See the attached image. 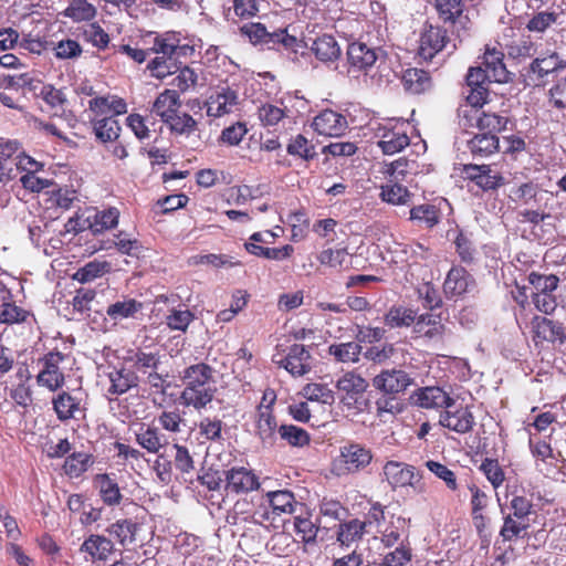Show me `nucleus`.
I'll use <instances>...</instances> for the list:
<instances>
[{
	"instance_id": "obj_1",
	"label": "nucleus",
	"mask_w": 566,
	"mask_h": 566,
	"mask_svg": "<svg viewBox=\"0 0 566 566\" xmlns=\"http://www.w3.org/2000/svg\"><path fill=\"white\" fill-rule=\"evenodd\" d=\"M181 380L185 385L180 395L184 406L200 410L212 401L217 389L213 369L209 365L199 363L187 367L182 373Z\"/></svg>"
},
{
	"instance_id": "obj_2",
	"label": "nucleus",
	"mask_w": 566,
	"mask_h": 566,
	"mask_svg": "<svg viewBox=\"0 0 566 566\" xmlns=\"http://www.w3.org/2000/svg\"><path fill=\"white\" fill-rule=\"evenodd\" d=\"M373 452L365 446L348 441L339 447L334 468L340 474H355L365 470L373 461Z\"/></svg>"
},
{
	"instance_id": "obj_3",
	"label": "nucleus",
	"mask_w": 566,
	"mask_h": 566,
	"mask_svg": "<svg viewBox=\"0 0 566 566\" xmlns=\"http://www.w3.org/2000/svg\"><path fill=\"white\" fill-rule=\"evenodd\" d=\"M241 32L245 34L253 43L280 44L286 51L298 53L300 49L307 46L303 44L296 36L287 33L286 29H279L274 32H268L266 28L261 23L245 24L241 28Z\"/></svg>"
},
{
	"instance_id": "obj_4",
	"label": "nucleus",
	"mask_w": 566,
	"mask_h": 566,
	"mask_svg": "<svg viewBox=\"0 0 566 566\" xmlns=\"http://www.w3.org/2000/svg\"><path fill=\"white\" fill-rule=\"evenodd\" d=\"M384 57V51L380 48L370 46L364 42H352L347 46V73L357 77L360 73L367 74Z\"/></svg>"
},
{
	"instance_id": "obj_5",
	"label": "nucleus",
	"mask_w": 566,
	"mask_h": 566,
	"mask_svg": "<svg viewBox=\"0 0 566 566\" xmlns=\"http://www.w3.org/2000/svg\"><path fill=\"white\" fill-rule=\"evenodd\" d=\"M415 377L403 369H385L373 379V386L386 395H398L415 386Z\"/></svg>"
},
{
	"instance_id": "obj_6",
	"label": "nucleus",
	"mask_w": 566,
	"mask_h": 566,
	"mask_svg": "<svg viewBox=\"0 0 566 566\" xmlns=\"http://www.w3.org/2000/svg\"><path fill=\"white\" fill-rule=\"evenodd\" d=\"M312 356L302 344H294L290 347L286 356L279 354L273 356V363L286 369L292 376L301 377L310 373Z\"/></svg>"
},
{
	"instance_id": "obj_7",
	"label": "nucleus",
	"mask_w": 566,
	"mask_h": 566,
	"mask_svg": "<svg viewBox=\"0 0 566 566\" xmlns=\"http://www.w3.org/2000/svg\"><path fill=\"white\" fill-rule=\"evenodd\" d=\"M566 72L563 64V60L556 53L547 55L545 57L535 59L526 70V73L522 74L524 83L527 86H538L545 76L552 73Z\"/></svg>"
},
{
	"instance_id": "obj_8",
	"label": "nucleus",
	"mask_w": 566,
	"mask_h": 566,
	"mask_svg": "<svg viewBox=\"0 0 566 566\" xmlns=\"http://www.w3.org/2000/svg\"><path fill=\"white\" fill-rule=\"evenodd\" d=\"M462 174L464 179L472 181L483 191L495 190L504 184L503 176L490 165H464Z\"/></svg>"
},
{
	"instance_id": "obj_9",
	"label": "nucleus",
	"mask_w": 566,
	"mask_h": 566,
	"mask_svg": "<svg viewBox=\"0 0 566 566\" xmlns=\"http://www.w3.org/2000/svg\"><path fill=\"white\" fill-rule=\"evenodd\" d=\"M410 400L415 406L424 409H448L455 406V401L440 387L430 386L416 390Z\"/></svg>"
},
{
	"instance_id": "obj_10",
	"label": "nucleus",
	"mask_w": 566,
	"mask_h": 566,
	"mask_svg": "<svg viewBox=\"0 0 566 566\" xmlns=\"http://www.w3.org/2000/svg\"><path fill=\"white\" fill-rule=\"evenodd\" d=\"M439 424L459 434L470 432L474 424V416L468 407H458L455 409H444L439 415Z\"/></svg>"
},
{
	"instance_id": "obj_11",
	"label": "nucleus",
	"mask_w": 566,
	"mask_h": 566,
	"mask_svg": "<svg viewBox=\"0 0 566 566\" xmlns=\"http://www.w3.org/2000/svg\"><path fill=\"white\" fill-rule=\"evenodd\" d=\"M64 356L60 352H51L43 358V369L38 375V382L55 391L64 384V375L60 370V364Z\"/></svg>"
},
{
	"instance_id": "obj_12",
	"label": "nucleus",
	"mask_w": 566,
	"mask_h": 566,
	"mask_svg": "<svg viewBox=\"0 0 566 566\" xmlns=\"http://www.w3.org/2000/svg\"><path fill=\"white\" fill-rule=\"evenodd\" d=\"M312 126L318 135L339 137L346 132L348 123L344 115L325 109L314 117Z\"/></svg>"
},
{
	"instance_id": "obj_13",
	"label": "nucleus",
	"mask_w": 566,
	"mask_h": 566,
	"mask_svg": "<svg viewBox=\"0 0 566 566\" xmlns=\"http://www.w3.org/2000/svg\"><path fill=\"white\" fill-rule=\"evenodd\" d=\"M447 40L448 36L444 29L431 24L427 25L420 36V57L426 61L432 60L446 46Z\"/></svg>"
},
{
	"instance_id": "obj_14",
	"label": "nucleus",
	"mask_w": 566,
	"mask_h": 566,
	"mask_svg": "<svg viewBox=\"0 0 566 566\" xmlns=\"http://www.w3.org/2000/svg\"><path fill=\"white\" fill-rule=\"evenodd\" d=\"M226 488L234 493H248L260 488L259 478L244 467H234L224 472Z\"/></svg>"
},
{
	"instance_id": "obj_15",
	"label": "nucleus",
	"mask_w": 566,
	"mask_h": 566,
	"mask_svg": "<svg viewBox=\"0 0 566 566\" xmlns=\"http://www.w3.org/2000/svg\"><path fill=\"white\" fill-rule=\"evenodd\" d=\"M475 287L473 276L462 266H453L447 274L443 290L447 296L457 297Z\"/></svg>"
},
{
	"instance_id": "obj_16",
	"label": "nucleus",
	"mask_w": 566,
	"mask_h": 566,
	"mask_svg": "<svg viewBox=\"0 0 566 566\" xmlns=\"http://www.w3.org/2000/svg\"><path fill=\"white\" fill-rule=\"evenodd\" d=\"M382 474L392 489L412 486L417 476L413 465L398 461H387L382 468Z\"/></svg>"
},
{
	"instance_id": "obj_17",
	"label": "nucleus",
	"mask_w": 566,
	"mask_h": 566,
	"mask_svg": "<svg viewBox=\"0 0 566 566\" xmlns=\"http://www.w3.org/2000/svg\"><path fill=\"white\" fill-rule=\"evenodd\" d=\"M238 103V94L230 87L218 88L206 102L208 116L220 117L232 111Z\"/></svg>"
},
{
	"instance_id": "obj_18",
	"label": "nucleus",
	"mask_w": 566,
	"mask_h": 566,
	"mask_svg": "<svg viewBox=\"0 0 566 566\" xmlns=\"http://www.w3.org/2000/svg\"><path fill=\"white\" fill-rule=\"evenodd\" d=\"M107 378L111 382L108 394L120 396L126 394L129 389L137 387L139 378L135 370H130L124 366L114 367L108 374Z\"/></svg>"
},
{
	"instance_id": "obj_19",
	"label": "nucleus",
	"mask_w": 566,
	"mask_h": 566,
	"mask_svg": "<svg viewBox=\"0 0 566 566\" xmlns=\"http://www.w3.org/2000/svg\"><path fill=\"white\" fill-rule=\"evenodd\" d=\"M504 54L495 48H486L483 55V69L489 73L490 81L506 83L510 80V72L503 63Z\"/></svg>"
},
{
	"instance_id": "obj_20",
	"label": "nucleus",
	"mask_w": 566,
	"mask_h": 566,
	"mask_svg": "<svg viewBox=\"0 0 566 566\" xmlns=\"http://www.w3.org/2000/svg\"><path fill=\"white\" fill-rule=\"evenodd\" d=\"M413 332L430 340H441L444 325L441 324L439 315L421 314L413 325Z\"/></svg>"
},
{
	"instance_id": "obj_21",
	"label": "nucleus",
	"mask_w": 566,
	"mask_h": 566,
	"mask_svg": "<svg viewBox=\"0 0 566 566\" xmlns=\"http://www.w3.org/2000/svg\"><path fill=\"white\" fill-rule=\"evenodd\" d=\"M402 84L411 94H422L432 88L430 74L421 69H408L402 74Z\"/></svg>"
},
{
	"instance_id": "obj_22",
	"label": "nucleus",
	"mask_w": 566,
	"mask_h": 566,
	"mask_svg": "<svg viewBox=\"0 0 566 566\" xmlns=\"http://www.w3.org/2000/svg\"><path fill=\"white\" fill-rule=\"evenodd\" d=\"M113 551L112 541L103 535L92 534L81 545V552L88 554L93 560H106Z\"/></svg>"
},
{
	"instance_id": "obj_23",
	"label": "nucleus",
	"mask_w": 566,
	"mask_h": 566,
	"mask_svg": "<svg viewBox=\"0 0 566 566\" xmlns=\"http://www.w3.org/2000/svg\"><path fill=\"white\" fill-rule=\"evenodd\" d=\"M180 107L179 94L176 90H166L155 99L151 113L159 116L164 123Z\"/></svg>"
},
{
	"instance_id": "obj_24",
	"label": "nucleus",
	"mask_w": 566,
	"mask_h": 566,
	"mask_svg": "<svg viewBox=\"0 0 566 566\" xmlns=\"http://www.w3.org/2000/svg\"><path fill=\"white\" fill-rule=\"evenodd\" d=\"M311 51L322 62H334L340 56V46L329 34L317 36L311 45Z\"/></svg>"
},
{
	"instance_id": "obj_25",
	"label": "nucleus",
	"mask_w": 566,
	"mask_h": 566,
	"mask_svg": "<svg viewBox=\"0 0 566 566\" xmlns=\"http://www.w3.org/2000/svg\"><path fill=\"white\" fill-rule=\"evenodd\" d=\"M534 333L539 339L564 344L566 339L562 325L546 317H536L534 319Z\"/></svg>"
},
{
	"instance_id": "obj_26",
	"label": "nucleus",
	"mask_w": 566,
	"mask_h": 566,
	"mask_svg": "<svg viewBox=\"0 0 566 566\" xmlns=\"http://www.w3.org/2000/svg\"><path fill=\"white\" fill-rule=\"evenodd\" d=\"M380 199L394 206L410 205L413 195L400 182L388 181L380 186Z\"/></svg>"
},
{
	"instance_id": "obj_27",
	"label": "nucleus",
	"mask_w": 566,
	"mask_h": 566,
	"mask_svg": "<svg viewBox=\"0 0 566 566\" xmlns=\"http://www.w3.org/2000/svg\"><path fill=\"white\" fill-rule=\"evenodd\" d=\"M473 157H488L499 150V138L494 134H475L467 143Z\"/></svg>"
},
{
	"instance_id": "obj_28",
	"label": "nucleus",
	"mask_w": 566,
	"mask_h": 566,
	"mask_svg": "<svg viewBox=\"0 0 566 566\" xmlns=\"http://www.w3.org/2000/svg\"><path fill=\"white\" fill-rule=\"evenodd\" d=\"M15 143H7L0 150V182L6 184L17 177V158L12 155L17 150Z\"/></svg>"
},
{
	"instance_id": "obj_29",
	"label": "nucleus",
	"mask_w": 566,
	"mask_h": 566,
	"mask_svg": "<svg viewBox=\"0 0 566 566\" xmlns=\"http://www.w3.org/2000/svg\"><path fill=\"white\" fill-rule=\"evenodd\" d=\"M410 140L408 135L400 129L386 130L378 142V146L386 155H394L401 151L409 145Z\"/></svg>"
},
{
	"instance_id": "obj_30",
	"label": "nucleus",
	"mask_w": 566,
	"mask_h": 566,
	"mask_svg": "<svg viewBox=\"0 0 566 566\" xmlns=\"http://www.w3.org/2000/svg\"><path fill=\"white\" fill-rule=\"evenodd\" d=\"M256 429L258 434L263 442L272 443L277 429V423L270 406H261L259 408Z\"/></svg>"
},
{
	"instance_id": "obj_31",
	"label": "nucleus",
	"mask_w": 566,
	"mask_h": 566,
	"mask_svg": "<svg viewBox=\"0 0 566 566\" xmlns=\"http://www.w3.org/2000/svg\"><path fill=\"white\" fill-rule=\"evenodd\" d=\"M544 193L545 191L539 189L536 184L530 181L524 182L514 189L510 198L515 202H522L526 206L539 207V202Z\"/></svg>"
},
{
	"instance_id": "obj_32",
	"label": "nucleus",
	"mask_w": 566,
	"mask_h": 566,
	"mask_svg": "<svg viewBox=\"0 0 566 566\" xmlns=\"http://www.w3.org/2000/svg\"><path fill=\"white\" fill-rule=\"evenodd\" d=\"M52 403L57 419L61 421L74 418L75 412L80 410L78 399L66 391H62L53 398Z\"/></svg>"
},
{
	"instance_id": "obj_33",
	"label": "nucleus",
	"mask_w": 566,
	"mask_h": 566,
	"mask_svg": "<svg viewBox=\"0 0 566 566\" xmlns=\"http://www.w3.org/2000/svg\"><path fill=\"white\" fill-rule=\"evenodd\" d=\"M361 345L356 342L332 344L328 354L339 363H357L361 354Z\"/></svg>"
},
{
	"instance_id": "obj_34",
	"label": "nucleus",
	"mask_w": 566,
	"mask_h": 566,
	"mask_svg": "<svg viewBox=\"0 0 566 566\" xmlns=\"http://www.w3.org/2000/svg\"><path fill=\"white\" fill-rule=\"evenodd\" d=\"M143 308V304L134 298H125L111 304L106 314L115 322L134 317Z\"/></svg>"
},
{
	"instance_id": "obj_35",
	"label": "nucleus",
	"mask_w": 566,
	"mask_h": 566,
	"mask_svg": "<svg viewBox=\"0 0 566 566\" xmlns=\"http://www.w3.org/2000/svg\"><path fill=\"white\" fill-rule=\"evenodd\" d=\"M2 310L0 311V322L4 324L28 323L34 319L33 314L17 305L14 302L2 301Z\"/></svg>"
},
{
	"instance_id": "obj_36",
	"label": "nucleus",
	"mask_w": 566,
	"mask_h": 566,
	"mask_svg": "<svg viewBox=\"0 0 566 566\" xmlns=\"http://www.w3.org/2000/svg\"><path fill=\"white\" fill-rule=\"evenodd\" d=\"M419 315L411 308L402 306L391 307L385 316V323L391 328L415 325Z\"/></svg>"
},
{
	"instance_id": "obj_37",
	"label": "nucleus",
	"mask_w": 566,
	"mask_h": 566,
	"mask_svg": "<svg viewBox=\"0 0 566 566\" xmlns=\"http://www.w3.org/2000/svg\"><path fill=\"white\" fill-rule=\"evenodd\" d=\"M62 14L74 22L90 21L95 18L96 9L86 0H73Z\"/></svg>"
},
{
	"instance_id": "obj_38",
	"label": "nucleus",
	"mask_w": 566,
	"mask_h": 566,
	"mask_svg": "<svg viewBox=\"0 0 566 566\" xmlns=\"http://www.w3.org/2000/svg\"><path fill=\"white\" fill-rule=\"evenodd\" d=\"M137 443L150 453H157L164 446L161 442L163 436L157 428L144 427L135 433Z\"/></svg>"
},
{
	"instance_id": "obj_39",
	"label": "nucleus",
	"mask_w": 566,
	"mask_h": 566,
	"mask_svg": "<svg viewBox=\"0 0 566 566\" xmlns=\"http://www.w3.org/2000/svg\"><path fill=\"white\" fill-rule=\"evenodd\" d=\"M509 123V118L491 114V113H482L476 116V127L482 130V134H496L506 129V125Z\"/></svg>"
},
{
	"instance_id": "obj_40",
	"label": "nucleus",
	"mask_w": 566,
	"mask_h": 566,
	"mask_svg": "<svg viewBox=\"0 0 566 566\" xmlns=\"http://www.w3.org/2000/svg\"><path fill=\"white\" fill-rule=\"evenodd\" d=\"M94 132L99 140L107 143L118 138L120 126L116 118L108 116L95 122Z\"/></svg>"
},
{
	"instance_id": "obj_41",
	"label": "nucleus",
	"mask_w": 566,
	"mask_h": 566,
	"mask_svg": "<svg viewBox=\"0 0 566 566\" xmlns=\"http://www.w3.org/2000/svg\"><path fill=\"white\" fill-rule=\"evenodd\" d=\"M302 395L310 401H317L324 405H333L335 401L334 391L324 384H307L303 387Z\"/></svg>"
},
{
	"instance_id": "obj_42",
	"label": "nucleus",
	"mask_w": 566,
	"mask_h": 566,
	"mask_svg": "<svg viewBox=\"0 0 566 566\" xmlns=\"http://www.w3.org/2000/svg\"><path fill=\"white\" fill-rule=\"evenodd\" d=\"M245 245V249L249 253L251 254H254V255H258V256H263L265 259H269V260H283V259H286L289 258L294 249L292 245L290 244H286L282 248H263L261 245H258L253 242H248L244 244Z\"/></svg>"
},
{
	"instance_id": "obj_43",
	"label": "nucleus",
	"mask_w": 566,
	"mask_h": 566,
	"mask_svg": "<svg viewBox=\"0 0 566 566\" xmlns=\"http://www.w3.org/2000/svg\"><path fill=\"white\" fill-rule=\"evenodd\" d=\"M137 531L136 523L129 520H122L111 524L107 532L115 536L122 545L133 543Z\"/></svg>"
},
{
	"instance_id": "obj_44",
	"label": "nucleus",
	"mask_w": 566,
	"mask_h": 566,
	"mask_svg": "<svg viewBox=\"0 0 566 566\" xmlns=\"http://www.w3.org/2000/svg\"><path fill=\"white\" fill-rule=\"evenodd\" d=\"M166 124L172 133L179 135H190L197 128V122L187 113L179 114L178 111L169 118Z\"/></svg>"
},
{
	"instance_id": "obj_45",
	"label": "nucleus",
	"mask_w": 566,
	"mask_h": 566,
	"mask_svg": "<svg viewBox=\"0 0 566 566\" xmlns=\"http://www.w3.org/2000/svg\"><path fill=\"white\" fill-rule=\"evenodd\" d=\"M99 493L103 501L108 505H115L120 502L122 494L116 482H114L107 474L97 476Z\"/></svg>"
},
{
	"instance_id": "obj_46",
	"label": "nucleus",
	"mask_w": 566,
	"mask_h": 566,
	"mask_svg": "<svg viewBox=\"0 0 566 566\" xmlns=\"http://www.w3.org/2000/svg\"><path fill=\"white\" fill-rule=\"evenodd\" d=\"M119 212L116 208H109L94 216V222L90 223V228L94 233L103 232L104 230L112 229L118 223Z\"/></svg>"
},
{
	"instance_id": "obj_47",
	"label": "nucleus",
	"mask_w": 566,
	"mask_h": 566,
	"mask_svg": "<svg viewBox=\"0 0 566 566\" xmlns=\"http://www.w3.org/2000/svg\"><path fill=\"white\" fill-rule=\"evenodd\" d=\"M336 387L339 391L345 394H364L368 384L361 376L354 373H346L337 380Z\"/></svg>"
},
{
	"instance_id": "obj_48",
	"label": "nucleus",
	"mask_w": 566,
	"mask_h": 566,
	"mask_svg": "<svg viewBox=\"0 0 566 566\" xmlns=\"http://www.w3.org/2000/svg\"><path fill=\"white\" fill-rule=\"evenodd\" d=\"M136 371L147 375L149 371L157 370L160 365V357L154 353L138 350L129 358Z\"/></svg>"
},
{
	"instance_id": "obj_49",
	"label": "nucleus",
	"mask_w": 566,
	"mask_h": 566,
	"mask_svg": "<svg viewBox=\"0 0 566 566\" xmlns=\"http://www.w3.org/2000/svg\"><path fill=\"white\" fill-rule=\"evenodd\" d=\"M107 268L108 264L106 262L92 261L78 269L73 274V279L80 283H88L106 273Z\"/></svg>"
},
{
	"instance_id": "obj_50",
	"label": "nucleus",
	"mask_w": 566,
	"mask_h": 566,
	"mask_svg": "<svg viewBox=\"0 0 566 566\" xmlns=\"http://www.w3.org/2000/svg\"><path fill=\"white\" fill-rule=\"evenodd\" d=\"M365 523L358 520L349 521L348 523H344L339 525V531L337 532V541L342 545H348L349 543L360 538L365 530Z\"/></svg>"
},
{
	"instance_id": "obj_51",
	"label": "nucleus",
	"mask_w": 566,
	"mask_h": 566,
	"mask_svg": "<svg viewBox=\"0 0 566 566\" xmlns=\"http://www.w3.org/2000/svg\"><path fill=\"white\" fill-rule=\"evenodd\" d=\"M279 433L283 440L287 441L293 447H304L310 443L308 433L304 429L293 424H282L279 428Z\"/></svg>"
},
{
	"instance_id": "obj_52",
	"label": "nucleus",
	"mask_w": 566,
	"mask_h": 566,
	"mask_svg": "<svg viewBox=\"0 0 566 566\" xmlns=\"http://www.w3.org/2000/svg\"><path fill=\"white\" fill-rule=\"evenodd\" d=\"M504 523L501 528L500 535L504 541H512L520 537L521 534L527 530L528 522L523 518H516L512 514L504 516Z\"/></svg>"
},
{
	"instance_id": "obj_53",
	"label": "nucleus",
	"mask_w": 566,
	"mask_h": 566,
	"mask_svg": "<svg viewBox=\"0 0 566 566\" xmlns=\"http://www.w3.org/2000/svg\"><path fill=\"white\" fill-rule=\"evenodd\" d=\"M270 504L277 514L292 513L294 507V495L292 492L283 490L269 493Z\"/></svg>"
},
{
	"instance_id": "obj_54",
	"label": "nucleus",
	"mask_w": 566,
	"mask_h": 566,
	"mask_svg": "<svg viewBox=\"0 0 566 566\" xmlns=\"http://www.w3.org/2000/svg\"><path fill=\"white\" fill-rule=\"evenodd\" d=\"M397 353L394 344L384 343L375 345L366 349L364 357L375 364H385L391 359Z\"/></svg>"
},
{
	"instance_id": "obj_55",
	"label": "nucleus",
	"mask_w": 566,
	"mask_h": 566,
	"mask_svg": "<svg viewBox=\"0 0 566 566\" xmlns=\"http://www.w3.org/2000/svg\"><path fill=\"white\" fill-rule=\"evenodd\" d=\"M41 97L51 108H61L67 103L66 95L62 90H57L50 84H42L38 92Z\"/></svg>"
},
{
	"instance_id": "obj_56",
	"label": "nucleus",
	"mask_w": 566,
	"mask_h": 566,
	"mask_svg": "<svg viewBox=\"0 0 566 566\" xmlns=\"http://www.w3.org/2000/svg\"><path fill=\"white\" fill-rule=\"evenodd\" d=\"M436 9L444 22H454L463 11L461 0H436Z\"/></svg>"
},
{
	"instance_id": "obj_57",
	"label": "nucleus",
	"mask_w": 566,
	"mask_h": 566,
	"mask_svg": "<svg viewBox=\"0 0 566 566\" xmlns=\"http://www.w3.org/2000/svg\"><path fill=\"white\" fill-rule=\"evenodd\" d=\"M409 161L403 158H399L392 163L385 164L382 167V174L386 176L388 181L401 182L406 179L409 174Z\"/></svg>"
},
{
	"instance_id": "obj_58",
	"label": "nucleus",
	"mask_w": 566,
	"mask_h": 566,
	"mask_svg": "<svg viewBox=\"0 0 566 566\" xmlns=\"http://www.w3.org/2000/svg\"><path fill=\"white\" fill-rule=\"evenodd\" d=\"M223 422L217 418L205 417L199 422V432L207 440L220 441L222 440Z\"/></svg>"
},
{
	"instance_id": "obj_59",
	"label": "nucleus",
	"mask_w": 566,
	"mask_h": 566,
	"mask_svg": "<svg viewBox=\"0 0 566 566\" xmlns=\"http://www.w3.org/2000/svg\"><path fill=\"white\" fill-rule=\"evenodd\" d=\"M410 220L423 222L427 227L432 228L438 223L437 210L430 205H420L410 209Z\"/></svg>"
},
{
	"instance_id": "obj_60",
	"label": "nucleus",
	"mask_w": 566,
	"mask_h": 566,
	"mask_svg": "<svg viewBox=\"0 0 566 566\" xmlns=\"http://www.w3.org/2000/svg\"><path fill=\"white\" fill-rule=\"evenodd\" d=\"M528 282L534 286L537 291L536 293H549L557 289L558 277L556 275H542L536 272H532L528 275Z\"/></svg>"
},
{
	"instance_id": "obj_61",
	"label": "nucleus",
	"mask_w": 566,
	"mask_h": 566,
	"mask_svg": "<svg viewBox=\"0 0 566 566\" xmlns=\"http://www.w3.org/2000/svg\"><path fill=\"white\" fill-rule=\"evenodd\" d=\"M557 13L542 11L533 15L526 24V29L530 32L542 33L545 32L551 25L557 20Z\"/></svg>"
},
{
	"instance_id": "obj_62",
	"label": "nucleus",
	"mask_w": 566,
	"mask_h": 566,
	"mask_svg": "<svg viewBox=\"0 0 566 566\" xmlns=\"http://www.w3.org/2000/svg\"><path fill=\"white\" fill-rule=\"evenodd\" d=\"M148 69L151 71L153 76L157 78H165L175 73L176 62L172 57L157 56L149 64Z\"/></svg>"
},
{
	"instance_id": "obj_63",
	"label": "nucleus",
	"mask_w": 566,
	"mask_h": 566,
	"mask_svg": "<svg viewBox=\"0 0 566 566\" xmlns=\"http://www.w3.org/2000/svg\"><path fill=\"white\" fill-rule=\"evenodd\" d=\"M426 467L436 476L443 480L450 490H452V491L457 490V488H458L457 478H455V474L453 471L448 469L444 464L433 461V460L427 461Z\"/></svg>"
},
{
	"instance_id": "obj_64",
	"label": "nucleus",
	"mask_w": 566,
	"mask_h": 566,
	"mask_svg": "<svg viewBox=\"0 0 566 566\" xmlns=\"http://www.w3.org/2000/svg\"><path fill=\"white\" fill-rule=\"evenodd\" d=\"M480 470L484 473L486 479L491 482V484L496 489L499 488L503 481H504V472L499 464L497 460L493 459H485Z\"/></svg>"
}]
</instances>
